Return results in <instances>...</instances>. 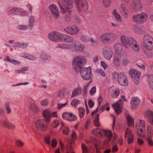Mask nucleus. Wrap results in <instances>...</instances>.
<instances>
[{
    "label": "nucleus",
    "mask_w": 153,
    "mask_h": 153,
    "mask_svg": "<svg viewBox=\"0 0 153 153\" xmlns=\"http://www.w3.org/2000/svg\"><path fill=\"white\" fill-rule=\"evenodd\" d=\"M126 133L124 135V137L126 138L127 136L130 137L132 135L134 136V134L133 132H132L131 130H130L128 128H127L126 130Z\"/></svg>",
    "instance_id": "nucleus-37"
},
{
    "label": "nucleus",
    "mask_w": 153,
    "mask_h": 153,
    "mask_svg": "<svg viewBox=\"0 0 153 153\" xmlns=\"http://www.w3.org/2000/svg\"><path fill=\"white\" fill-rule=\"evenodd\" d=\"M117 37L116 34L113 33H107L102 35L100 37L101 42L104 43H107L112 42Z\"/></svg>",
    "instance_id": "nucleus-5"
},
{
    "label": "nucleus",
    "mask_w": 153,
    "mask_h": 153,
    "mask_svg": "<svg viewBox=\"0 0 153 153\" xmlns=\"http://www.w3.org/2000/svg\"><path fill=\"white\" fill-rule=\"evenodd\" d=\"M120 55L118 53L114 54V65L118 66L120 64Z\"/></svg>",
    "instance_id": "nucleus-18"
},
{
    "label": "nucleus",
    "mask_w": 153,
    "mask_h": 153,
    "mask_svg": "<svg viewBox=\"0 0 153 153\" xmlns=\"http://www.w3.org/2000/svg\"><path fill=\"white\" fill-rule=\"evenodd\" d=\"M24 144V143L20 140H17L15 141L16 145L18 147H22L23 146Z\"/></svg>",
    "instance_id": "nucleus-50"
},
{
    "label": "nucleus",
    "mask_w": 153,
    "mask_h": 153,
    "mask_svg": "<svg viewBox=\"0 0 153 153\" xmlns=\"http://www.w3.org/2000/svg\"><path fill=\"white\" fill-rule=\"evenodd\" d=\"M126 116L128 122V124H134V120L130 115L126 114Z\"/></svg>",
    "instance_id": "nucleus-31"
},
{
    "label": "nucleus",
    "mask_w": 153,
    "mask_h": 153,
    "mask_svg": "<svg viewBox=\"0 0 153 153\" xmlns=\"http://www.w3.org/2000/svg\"><path fill=\"white\" fill-rule=\"evenodd\" d=\"M43 115L44 117L43 120H38L36 121V124H44L42 123L44 121L45 123H48L50 122V118L56 117L57 114L56 112H51L48 109H45L43 112Z\"/></svg>",
    "instance_id": "nucleus-3"
},
{
    "label": "nucleus",
    "mask_w": 153,
    "mask_h": 153,
    "mask_svg": "<svg viewBox=\"0 0 153 153\" xmlns=\"http://www.w3.org/2000/svg\"><path fill=\"white\" fill-rule=\"evenodd\" d=\"M120 39L122 45L126 48L129 49L131 48L137 52L139 51V45L133 38L123 35L121 36Z\"/></svg>",
    "instance_id": "nucleus-2"
},
{
    "label": "nucleus",
    "mask_w": 153,
    "mask_h": 153,
    "mask_svg": "<svg viewBox=\"0 0 153 153\" xmlns=\"http://www.w3.org/2000/svg\"><path fill=\"white\" fill-rule=\"evenodd\" d=\"M35 18L33 16H31L29 18L28 25L30 27L32 28L33 27V25L34 23Z\"/></svg>",
    "instance_id": "nucleus-36"
},
{
    "label": "nucleus",
    "mask_w": 153,
    "mask_h": 153,
    "mask_svg": "<svg viewBox=\"0 0 153 153\" xmlns=\"http://www.w3.org/2000/svg\"><path fill=\"white\" fill-rule=\"evenodd\" d=\"M76 117L74 115L72 114V115H71V116H69V117L68 118V120H67L70 121H74L76 120Z\"/></svg>",
    "instance_id": "nucleus-52"
},
{
    "label": "nucleus",
    "mask_w": 153,
    "mask_h": 153,
    "mask_svg": "<svg viewBox=\"0 0 153 153\" xmlns=\"http://www.w3.org/2000/svg\"><path fill=\"white\" fill-rule=\"evenodd\" d=\"M29 68L27 67H25L22 68L20 70H15V73H25V71L28 70Z\"/></svg>",
    "instance_id": "nucleus-35"
},
{
    "label": "nucleus",
    "mask_w": 153,
    "mask_h": 153,
    "mask_svg": "<svg viewBox=\"0 0 153 153\" xmlns=\"http://www.w3.org/2000/svg\"><path fill=\"white\" fill-rule=\"evenodd\" d=\"M4 106L6 110L7 114H9L11 111V109L10 106V103L8 102H5L4 104Z\"/></svg>",
    "instance_id": "nucleus-44"
},
{
    "label": "nucleus",
    "mask_w": 153,
    "mask_h": 153,
    "mask_svg": "<svg viewBox=\"0 0 153 153\" xmlns=\"http://www.w3.org/2000/svg\"><path fill=\"white\" fill-rule=\"evenodd\" d=\"M3 127L10 129H13L15 128L16 126L14 125H3Z\"/></svg>",
    "instance_id": "nucleus-59"
},
{
    "label": "nucleus",
    "mask_w": 153,
    "mask_h": 153,
    "mask_svg": "<svg viewBox=\"0 0 153 153\" xmlns=\"http://www.w3.org/2000/svg\"><path fill=\"white\" fill-rule=\"evenodd\" d=\"M114 49L116 52L118 53L120 51V49H121L120 44L119 43L115 44L114 45Z\"/></svg>",
    "instance_id": "nucleus-42"
},
{
    "label": "nucleus",
    "mask_w": 153,
    "mask_h": 153,
    "mask_svg": "<svg viewBox=\"0 0 153 153\" xmlns=\"http://www.w3.org/2000/svg\"><path fill=\"white\" fill-rule=\"evenodd\" d=\"M129 62V60L127 57H124L122 59V64L123 66L127 65Z\"/></svg>",
    "instance_id": "nucleus-40"
},
{
    "label": "nucleus",
    "mask_w": 153,
    "mask_h": 153,
    "mask_svg": "<svg viewBox=\"0 0 153 153\" xmlns=\"http://www.w3.org/2000/svg\"><path fill=\"white\" fill-rule=\"evenodd\" d=\"M57 143L56 140L54 139H53L51 141V146L53 148H54L56 146Z\"/></svg>",
    "instance_id": "nucleus-62"
},
{
    "label": "nucleus",
    "mask_w": 153,
    "mask_h": 153,
    "mask_svg": "<svg viewBox=\"0 0 153 153\" xmlns=\"http://www.w3.org/2000/svg\"><path fill=\"white\" fill-rule=\"evenodd\" d=\"M73 113H69L68 112H64L62 114V117L64 119H66L67 120H68V118L69 117V116H71V115H72V114Z\"/></svg>",
    "instance_id": "nucleus-48"
},
{
    "label": "nucleus",
    "mask_w": 153,
    "mask_h": 153,
    "mask_svg": "<svg viewBox=\"0 0 153 153\" xmlns=\"http://www.w3.org/2000/svg\"><path fill=\"white\" fill-rule=\"evenodd\" d=\"M44 140L46 144L50 145L51 143L50 136L49 134L45 135L44 137Z\"/></svg>",
    "instance_id": "nucleus-46"
},
{
    "label": "nucleus",
    "mask_w": 153,
    "mask_h": 153,
    "mask_svg": "<svg viewBox=\"0 0 153 153\" xmlns=\"http://www.w3.org/2000/svg\"><path fill=\"white\" fill-rule=\"evenodd\" d=\"M112 13L113 15L115 16L117 21L119 22H121L122 21V19L121 16L119 14L117 13L116 9H114Z\"/></svg>",
    "instance_id": "nucleus-29"
},
{
    "label": "nucleus",
    "mask_w": 153,
    "mask_h": 153,
    "mask_svg": "<svg viewBox=\"0 0 153 153\" xmlns=\"http://www.w3.org/2000/svg\"><path fill=\"white\" fill-rule=\"evenodd\" d=\"M72 45L73 46L76 51H82L85 48V46L83 45L79 42H77L75 40L73 42Z\"/></svg>",
    "instance_id": "nucleus-15"
},
{
    "label": "nucleus",
    "mask_w": 153,
    "mask_h": 153,
    "mask_svg": "<svg viewBox=\"0 0 153 153\" xmlns=\"http://www.w3.org/2000/svg\"><path fill=\"white\" fill-rule=\"evenodd\" d=\"M140 103V100L137 97H134L131 98V104L132 108L135 109L138 107Z\"/></svg>",
    "instance_id": "nucleus-14"
},
{
    "label": "nucleus",
    "mask_w": 153,
    "mask_h": 153,
    "mask_svg": "<svg viewBox=\"0 0 153 153\" xmlns=\"http://www.w3.org/2000/svg\"><path fill=\"white\" fill-rule=\"evenodd\" d=\"M147 15L144 13L134 15L132 17V20L137 24H141L145 22L147 19Z\"/></svg>",
    "instance_id": "nucleus-6"
},
{
    "label": "nucleus",
    "mask_w": 153,
    "mask_h": 153,
    "mask_svg": "<svg viewBox=\"0 0 153 153\" xmlns=\"http://www.w3.org/2000/svg\"><path fill=\"white\" fill-rule=\"evenodd\" d=\"M80 118L81 119L83 117L85 112V109L82 107L78 108Z\"/></svg>",
    "instance_id": "nucleus-33"
},
{
    "label": "nucleus",
    "mask_w": 153,
    "mask_h": 153,
    "mask_svg": "<svg viewBox=\"0 0 153 153\" xmlns=\"http://www.w3.org/2000/svg\"><path fill=\"white\" fill-rule=\"evenodd\" d=\"M22 56L25 58L32 60H35L37 59L36 57L28 53H23L22 54Z\"/></svg>",
    "instance_id": "nucleus-26"
},
{
    "label": "nucleus",
    "mask_w": 153,
    "mask_h": 153,
    "mask_svg": "<svg viewBox=\"0 0 153 153\" xmlns=\"http://www.w3.org/2000/svg\"><path fill=\"white\" fill-rule=\"evenodd\" d=\"M111 2V0H103V3L105 6H108Z\"/></svg>",
    "instance_id": "nucleus-61"
},
{
    "label": "nucleus",
    "mask_w": 153,
    "mask_h": 153,
    "mask_svg": "<svg viewBox=\"0 0 153 153\" xmlns=\"http://www.w3.org/2000/svg\"><path fill=\"white\" fill-rule=\"evenodd\" d=\"M149 79L148 81L149 83L150 87L153 89V75L151 74L148 76Z\"/></svg>",
    "instance_id": "nucleus-39"
},
{
    "label": "nucleus",
    "mask_w": 153,
    "mask_h": 153,
    "mask_svg": "<svg viewBox=\"0 0 153 153\" xmlns=\"http://www.w3.org/2000/svg\"><path fill=\"white\" fill-rule=\"evenodd\" d=\"M36 128L40 131H45L47 128V125H35Z\"/></svg>",
    "instance_id": "nucleus-30"
},
{
    "label": "nucleus",
    "mask_w": 153,
    "mask_h": 153,
    "mask_svg": "<svg viewBox=\"0 0 153 153\" xmlns=\"http://www.w3.org/2000/svg\"><path fill=\"white\" fill-rule=\"evenodd\" d=\"M29 108L35 112L36 113L38 111V108L35 104L33 103H31L29 107Z\"/></svg>",
    "instance_id": "nucleus-34"
},
{
    "label": "nucleus",
    "mask_w": 153,
    "mask_h": 153,
    "mask_svg": "<svg viewBox=\"0 0 153 153\" xmlns=\"http://www.w3.org/2000/svg\"><path fill=\"white\" fill-rule=\"evenodd\" d=\"M102 54L104 57L108 60H110L112 57L113 51L109 47H105L103 48Z\"/></svg>",
    "instance_id": "nucleus-9"
},
{
    "label": "nucleus",
    "mask_w": 153,
    "mask_h": 153,
    "mask_svg": "<svg viewBox=\"0 0 153 153\" xmlns=\"http://www.w3.org/2000/svg\"><path fill=\"white\" fill-rule=\"evenodd\" d=\"M48 8L53 18L56 19L58 18L59 13L57 7L54 4H52L49 5Z\"/></svg>",
    "instance_id": "nucleus-10"
},
{
    "label": "nucleus",
    "mask_w": 153,
    "mask_h": 153,
    "mask_svg": "<svg viewBox=\"0 0 153 153\" xmlns=\"http://www.w3.org/2000/svg\"><path fill=\"white\" fill-rule=\"evenodd\" d=\"M134 141V136L132 135L129 137L127 139V143L128 144H130L133 142Z\"/></svg>",
    "instance_id": "nucleus-54"
},
{
    "label": "nucleus",
    "mask_w": 153,
    "mask_h": 153,
    "mask_svg": "<svg viewBox=\"0 0 153 153\" xmlns=\"http://www.w3.org/2000/svg\"><path fill=\"white\" fill-rule=\"evenodd\" d=\"M76 6L79 11L81 10H86L88 9V3L85 0H75Z\"/></svg>",
    "instance_id": "nucleus-8"
},
{
    "label": "nucleus",
    "mask_w": 153,
    "mask_h": 153,
    "mask_svg": "<svg viewBox=\"0 0 153 153\" xmlns=\"http://www.w3.org/2000/svg\"><path fill=\"white\" fill-rule=\"evenodd\" d=\"M147 132L148 134H149L148 136H149L150 137L153 135V130L152 129L151 126H148Z\"/></svg>",
    "instance_id": "nucleus-49"
},
{
    "label": "nucleus",
    "mask_w": 153,
    "mask_h": 153,
    "mask_svg": "<svg viewBox=\"0 0 153 153\" xmlns=\"http://www.w3.org/2000/svg\"><path fill=\"white\" fill-rule=\"evenodd\" d=\"M112 106L114 107L117 114L120 112V106L119 103L113 104Z\"/></svg>",
    "instance_id": "nucleus-32"
},
{
    "label": "nucleus",
    "mask_w": 153,
    "mask_h": 153,
    "mask_svg": "<svg viewBox=\"0 0 153 153\" xmlns=\"http://www.w3.org/2000/svg\"><path fill=\"white\" fill-rule=\"evenodd\" d=\"M85 61V58L82 56H77L73 60L72 67L76 73L80 72L81 77L83 79L89 80L91 76V67L82 68L83 63Z\"/></svg>",
    "instance_id": "nucleus-1"
},
{
    "label": "nucleus",
    "mask_w": 153,
    "mask_h": 153,
    "mask_svg": "<svg viewBox=\"0 0 153 153\" xmlns=\"http://www.w3.org/2000/svg\"><path fill=\"white\" fill-rule=\"evenodd\" d=\"M61 33L56 31L51 32L48 35V38L51 41L58 42L60 41Z\"/></svg>",
    "instance_id": "nucleus-11"
},
{
    "label": "nucleus",
    "mask_w": 153,
    "mask_h": 153,
    "mask_svg": "<svg viewBox=\"0 0 153 153\" xmlns=\"http://www.w3.org/2000/svg\"><path fill=\"white\" fill-rule=\"evenodd\" d=\"M80 103V101L76 99L73 100L71 102V105L74 106H75L77 105Z\"/></svg>",
    "instance_id": "nucleus-56"
},
{
    "label": "nucleus",
    "mask_w": 153,
    "mask_h": 153,
    "mask_svg": "<svg viewBox=\"0 0 153 153\" xmlns=\"http://www.w3.org/2000/svg\"><path fill=\"white\" fill-rule=\"evenodd\" d=\"M81 39L83 41L86 42L89 40V38L86 35H83L81 36Z\"/></svg>",
    "instance_id": "nucleus-51"
},
{
    "label": "nucleus",
    "mask_w": 153,
    "mask_h": 153,
    "mask_svg": "<svg viewBox=\"0 0 153 153\" xmlns=\"http://www.w3.org/2000/svg\"><path fill=\"white\" fill-rule=\"evenodd\" d=\"M69 131V128L67 127H64L62 130V133L63 134L68 135Z\"/></svg>",
    "instance_id": "nucleus-55"
},
{
    "label": "nucleus",
    "mask_w": 153,
    "mask_h": 153,
    "mask_svg": "<svg viewBox=\"0 0 153 153\" xmlns=\"http://www.w3.org/2000/svg\"><path fill=\"white\" fill-rule=\"evenodd\" d=\"M112 76L114 79L117 78V82L120 85L123 86H126L128 85V80L124 73H114Z\"/></svg>",
    "instance_id": "nucleus-4"
},
{
    "label": "nucleus",
    "mask_w": 153,
    "mask_h": 153,
    "mask_svg": "<svg viewBox=\"0 0 153 153\" xmlns=\"http://www.w3.org/2000/svg\"><path fill=\"white\" fill-rule=\"evenodd\" d=\"M63 0L65 1L64 5L66 9H70L72 7V2L71 0Z\"/></svg>",
    "instance_id": "nucleus-25"
},
{
    "label": "nucleus",
    "mask_w": 153,
    "mask_h": 153,
    "mask_svg": "<svg viewBox=\"0 0 153 153\" xmlns=\"http://www.w3.org/2000/svg\"><path fill=\"white\" fill-rule=\"evenodd\" d=\"M147 118L150 123H153V112L149 111L146 112Z\"/></svg>",
    "instance_id": "nucleus-27"
},
{
    "label": "nucleus",
    "mask_w": 153,
    "mask_h": 153,
    "mask_svg": "<svg viewBox=\"0 0 153 153\" xmlns=\"http://www.w3.org/2000/svg\"><path fill=\"white\" fill-rule=\"evenodd\" d=\"M21 11V9L16 8L9 10L8 11V13L10 14H19Z\"/></svg>",
    "instance_id": "nucleus-24"
},
{
    "label": "nucleus",
    "mask_w": 153,
    "mask_h": 153,
    "mask_svg": "<svg viewBox=\"0 0 153 153\" xmlns=\"http://www.w3.org/2000/svg\"><path fill=\"white\" fill-rule=\"evenodd\" d=\"M120 10L121 14L124 16L125 18L128 17V15L127 10L125 5L122 4L120 6Z\"/></svg>",
    "instance_id": "nucleus-21"
},
{
    "label": "nucleus",
    "mask_w": 153,
    "mask_h": 153,
    "mask_svg": "<svg viewBox=\"0 0 153 153\" xmlns=\"http://www.w3.org/2000/svg\"><path fill=\"white\" fill-rule=\"evenodd\" d=\"M81 93V88L78 87L75 88L72 92L71 97H73L77 95H80Z\"/></svg>",
    "instance_id": "nucleus-23"
},
{
    "label": "nucleus",
    "mask_w": 153,
    "mask_h": 153,
    "mask_svg": "<svg viewBox=\"0 0 153 153\" xmlns=\"http://www.w3.org/2000/svg\"><path fill=\"white\" fill-rule=\"evenodd\" d=\"M15 45L17 47L24 48H26L27 46V44L26 43L19 42H16Z\"/></svg>",
    "instance_id": "nucleus-45"
},
{
    "label": "nucleus",
    "mask_w": 153,
    "mask_h": 153,
    "mask_svg": "<svg viewBox=\"0 0 153 153\" xmlns=\"http://www.w3.org/2000/svg\"><path fill=\"white\" fill-rule=\"evenodd\" d=\"M97 128L93 129L92 131V134L95 135H102V132L103 129H101L99 128L100 125H97Z\"/></svg>",
    "instance_id": "nucleus-22"
},
{
    "label": "nucleus",
    "mask_w": 153,
    "mask_h": 153,
    "mask_svg": "<svg viewBox=\"0 0 153 153\" xmlns=\"http://www.w3.org/2000/svg\"><path fill=\"white\" fill-rule=\"evenodd\" d=\"M102 135H105L107 137L106 140L104 142L105 144H108L109 141L111 140L112 136V133L110 130H103Z\"/></svg>",
    "instance_id": "nucleus-13"
},
{
    "label": "nucleus",
    "mask_w": 153,
    "mask_h": 153,
    "mask_svg": "<svg viewBox=\"0 0 153 153\" xmlns=\"http://www.w3.org/2000/svg\"><path fill=\"white\" fill-rule=\"evenodd\" d=\"M17 28L20 30H25L27 29V27L26 25H19L17 26Z\"/></svg>",
    "instance_id": "nucleus-53"
},
{
    "label": "nucleus",
    "mask_w": 153,
    "mask_h": 153,
    "mask_svg": "<svg viewBox=\"0 0 153 153\" xmlns=\"http://www.w3.org/2000/svg\"><path fill=\"white\" fill-rule=\"evenodd\" d=\"M145 49L148 51H151L153 49V42L143 44Z\"/></svg>",
    "instance_id": "nucleus-28"
},
{
    "label": "nucleus",
    "mask_w": 153,
    "mask_h": 153,
    "mask_svg": "<svg viewBox=\"0 0 153 153\" xmlns=\"http://www.w3.org/2000/svg\"><path fill=\"white\" fill-rule=\"evenodd\" d=\"M128 72L131 79L134 83L138 84L139 82V77L140 76V72L133 68L130 69Z\"/></svg>",
    "instance_id": "nucleus-7"
},
{
    "label": "nucleus",
    "mask_w": 153,
    "mask_h": 153,
    "mask_svg": "<svg viewBox=\"0 0 153 153\" xmlns=\"http://www.w3.org/2000/svg\"><path fill=\"white\" fill-rule=\"evenodd\" d=\"M96 72L101 75L103 77L105 76V74L104 71L101 69H98L96 70Z\"/></svg>",
    "instance_id": "nucleus-47"
},
{
    "label": "nucleus",
    "mask_w": 153,
    "mask_h": 153,
    "mask_svg": "<svg viewBox=\"0 0 153 153\" xmlns=\"http://www.w3.org/2000/svg\"><path fill=\"white\" fill-rule=\"evenodd\" d=\"M120 93V91L119 89L116 88L113 90V93L112 95V97L113 98H117Z\"/></svg>",
    "instance_id": "nucleus-41"
},
{
    "label": "nucleus",
    "mask_w": 153,
    "mask_h": 153,
    "mask_svg": "<svg viewBox=\"0 0 153 153\" xmlns=\"http://www.w3.org/2000/svg\"><path fill=\"white\" fill-rule=\"evenodd\" d=\"M64 41L67 42H70L74 41V39L72 37L68 36L65 34H63L61 33V37L60 38V41Z\"/></svg>",
    "instance_id": "nucleus-16"
},
{
    "label": "nucleus",
    "mask_w": 153,
    "mask_h": 153,
    "mask_svg": "<svg viewBox=\"0 0 153 153\" xmlns=\"http://www.w3.org/2000/svg\"><path fill=\"white\" fill-rule=\"evenodd\" d=\"M99 114H97L94 121V124H99L100 123L99 120Z\"/></svg>",
    "instance_id": "nucleus-60"
},
{
    "label": "nucleus",
    "mask_w": 153,
    "mask_h": 153,
    "mask_svg": "<svg viewBox=\"0 0 153 153\" xmlns=\"http://www.w3.org/2000/svg\"><path fill=\"white\" fill-rule=\"evenodd\" d=\"M153 42V38L149 34H145L143 38V44Z\"/></svg>",
    "instance_id": "nucleus-20"
},
{
    "label": "nucleus",
    "mask_w": 153,
    "mask_h": 153,
    "mask_svg": "<svg viewBox=\"0 0 153 153\" xmlns=\"http://www.w3.org/2000/svg\"><path fill=\"white\" fill-rule=\"evenodd\" d=\"M82 148L83 153H88L87 148L85 145L84 143H82Z\"/></svg>",
    "instance_id": "nucleus-58"
},
{
    "label": "nucleus",
    "mask_w": 153,
    "mask_h": 153,
    "mask_svg": "<svg viewBox=\"0 0 153 153\" xmlns=\"http://www.w3.org/2000/svg\"><path fill=\"white\" fill-rule=\"evenodd\" d=\"M88 105L90 108H92L94 105V102H93L92 100L89 99L88 101Z\"/></svg>",
    "instance_id": "nucleus-63"
},
{
    "label": "nucleus",
    "mask_w": 153,
    "mask_h": 153,
    "mask_svg": "<svg viewBox=\"0 0 153 153\" xmlns=\"http://www.w3.org/2000/svg\"><path fill=\"white\" fill-rule=\"evenodd\" d=\"M133 8L135 10H139L142 8V5L140 0H134Z\"/></svg>",
    "instance_id": "nucleus-19"
},
{
    "label": "nucleus",
    "mask_w": 153,
    "mask_h": 153,
    "mask_svg": "<svg viewBox=\"0 0 153 153\" xmlns=\"http://www.w3.org/2000/svg\"><path fill=\"white\" fill-rule=\"evenodd\" d=\"M147 140L149 145L150 146H153V141L149 137V136H148Z\"/></svg>",
    "instance_id": "nucleus-57"
},
{
    "label": "nucleus",
    "mask_w": 153,
    "mask_h": 153,
    "mask_svg": "<svg viewBox=\"0 0 153 153\" xmlns=\"http://www.w3.org/2000/svg\"><path fill=\"white\" fill-rule=\"evenodd\" d=\"M40 58L44 63H48L51 59V56L45 53H42L40 55Z\"/></svg>",
    "instance_id": "nucleus-17"
},
{
    "label": "nucleus",
    "mask_w": 153,
    "mask_h": 153,
    "mask_svg": "<svg viewBox=\"0 0 153 153\" xmlns=\"http://www.w3.org/2000/svg\"><path fill=\"white\" fill-rule=\"evenodd\" d=\"M69 45L65 43H59L57 45V47L62 49H65L68 48Z\"/></svg>",
    "instance_id": "nucleus-43"
},
{
    "label": "nucleus",
    "mask_w": 153,
    "mask_h": 153,
    "mask_svg": "<svg viewBox=\"0 0 153 153\" xmlns=\"http://www.w3.org/2000/svg\"><path fill=\"white\" fill-rule=\"evenodd\" d=\"M63 30L67 33L71 35L77 34L79 31V28L75 26L64 28Z\"/></svg>",
    "instance_id": "nucleus-12"
},
{
    "label": "nucleus",
    "mask_w": 153,
    "mask_h": 153,
    "mask_svg": "<svg viewBox=\"0 0 153 153\" xmlns=\"http://www.w3.org/2000/svg\"><path fill=\"white\" fill-rule=\"evenodd\" d=\"M137 142L138 144L140 146H142L144 143V141L143 140L140 138H138L137 139Z\"/></svg>",
    "instance_id": "nucleus-64"
},
{
    "label": "nucleus",
    "mask_w": 153,
    "mask_h": 153,
    "mask_svg": "<svg viewBox=\"0 0 153 153\" xmlns=\"http://www.w3.org/2000/svg\"><path fill=\"white\" fill-rule=\"evenodd\" d=\"M6 59L10 62L15 64H20V63L18 61L11 59L9 56H6Z\"/></svg>",
    "instance_id": "nucleus-38"
}]
</instances>
